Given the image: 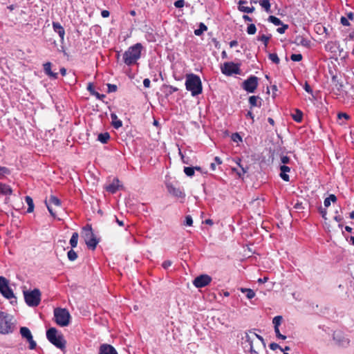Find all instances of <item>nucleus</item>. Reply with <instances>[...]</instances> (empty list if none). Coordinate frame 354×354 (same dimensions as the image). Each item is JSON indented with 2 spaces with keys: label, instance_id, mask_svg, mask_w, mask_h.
Masks as SVG:
<instances>
[{
  "label": "nucleus",
  "instance_id": "obj_1",
  "mask_svg": "<svg viewBox=\"0 0 354 354\" xmlns=\"http://www.w3.org/2000/svg\"><path fill=\"white\" fill-rule=\"evenodd\" d=\"M245 344V348H248V351L251 353L258 354L260 351L263 350L266 347L263 338L252 331L245 333V337L243 338Z\"/></svg>",
  "mask_w": 354,
  "mask_h": 354
},
{
  "label": "nucleus",
  "instance_id": "obj_2",
  "mask_svg": "<svg viewBox=\"0 0 354 354\" xmlns=\"http://www.w3.org/2000/svg\"><path fill=\"white\" fill-rule=\"evenodd\" d=\"M143 48L140 43H137L130 46L123 54V61L127 66H131L141 57V52Z\"/></svg>",
  "mask_w": 354,
  "mask_h": 354
},
{
  "label": "nucleus",
  "instance_id": "obj_3",
  "mask_svg": "<svg viewBox=\"0 0 354 354\" xmlns=\"http://www.w3.org/2000/svg\"><path fill=\"white\" fill-rule=\"evenodd\" d=\"M185 86L186 89L191 92L192 96L198 95L203 91L201 78L193 73L187 75Z\"/></svg>",
  "mask_w": 354,
  "mask_h": 354
},
{
  "label": "nucleus",
  "instance_id": "obj_4",
  "mask_svg": "<svg viewBox=\"0 0 354 354\" xmlns=\"http://www.w3.org/2000/svg\"><path fill=\"white\" fill-rule=\"evenodd\" d=\"M46 337L57 348L62 351L65 349L66 342L62 334H57V330L55 328H50L46 331Z\"/></svg>",
  "mask_w": 354,
  "mask_h": 354
},
{
  "label": "nucleus",
  "instance_id": "obj_5",
  "mask_svg": "<svg viewBox=\"0 0 354 354\" xmlns=\"http://www.w3.org/2000/svg\"><path fill=\"white\" fill-rule=\"evenodd\" d=\"M14 328L13 317L5 312L0 311V333L3 335L11 333Z\"/></svg>",
  "mask_w": 354,
  "mask_h": 354
},
{
  "label": "nucleus",
  "instance_id": "obj_6",
  "mask_svg": "<svg viewBox=\"0 0 354 354\" xmlns=\"http://www.w3.org/2000/svg\"><path fill=\"white\" fill-rule=\"evenodd\" d=\"M24 295L25 301L28 306L36 307L40 304L41 294L39 289L35 288L30 291H24Z\"/></svg>",
  "mask_w": 354,
  "mask_h": 354
},
{
  "label": "nucleus",
  "instance_id": "obj_7",
  "mask_svg": "<svg viewBox=\"0 0 354 354\" xmlns=\"http://www.w3.org/2000/svg\"><path fill=\"white\" fill-rule=\"evenodd\" d=\"M54 317L56 324L60 326H66L69 324L71 315L65 308H57L54 310Z\"/></svg>",
  "mask_w": 354,
  "mask_h": 354
},
{
  "label": "nucleus",
  "instance_id": "obj_8",
  "mask_svg": "<svg viewBox=\"0 0 354 354\" xmlns=\"http://www.w3.org/2000/svg\"><path fill=\"white\" fill-rule=\"evenodd\" d=\"M84 234L83 237L84 239L85 243L87 247L92 250H95L97 245L98 243V241L97 240L91 226H88V227H84Z\"/></svg>",
  "mask_w": 354,
  "mask_h": 354
},
{
  "label": "nucleus",
  "instance_id": "obj_9",
  "mask_svg": "<svg viewBox=\"0 0 354 354\" xmlns=\"http://www.w3.org/2000/svg\"><path fill=\"white\" fill-rule=\"evenodd\" d=\"M221 69L222 73L227 76L241 74L240 64L232 62H225Z\"/></svg>",
  "mask_w": 354,
  "mask_h": 354
},
{
  "label": "nucleus",
  "instance_id": "obj_10",
  "mask_svg": "<svg viewBox=\"0 0 354 354\" xmlns=\"http://www.w3.org/2000/svg\"><path fill=\"white\" fill-rule=\"evenodd\" d=\"M259 85V78L254 75L250 76L242 83V88L248 93H254Z\"/></svg>",
  "mask_w": 354,
  "mask_h": 354
},
{
  "label": "nucleus",
  "instance_id": "obj_11",
  "mask_svg": "<svg viewBox=\"0 0 354 354\" xmlns=\"http://www.w3.org/2000/svg\"><path fill=\"white\" fill-rule=\"evenodd\" d=\"M8 280L4 277H0V292L6 299L15 298L12 290L10 288Z\"/></svg>",
  "mask_w": 354,
  "mask_h": 354
},
{
  "label": "nucleus",
  "instance_id": "obj_12",
  "mask_svg": "<svg viewBox=\"0 0 354 354\" xmlns=\"http://www.w3.org/2000/svg\"><path fill=\"white\" fill-rule=\"evenodd\" d=\"M20 334L23 338L27 339L29 343V348L33 350L37 346L36 342L33 339L32 335L28 328L23 326L20 328Z\"/></svg>",
  "mask_w": 354,
  "mask_h": 354
},
{
  "label": "nucleus",
  "instance_id": "obj_13",
  "mask_svg": "<svg viewBox=\"0 0 354 354\" xmlns=\"http://www.w3.org/2000/svg\"><path fill=\"white\" fill-rule=\"evenodd\" d=\"M212 281V277L208 274H201L194 279L193 284L196 288H203L209 285Z\"/></svg>",
  "mask_w": 354,
  "mask_h": 354
},
{
  "label": "nucleus",
  "instance_id": "obj_14",
  "mask_svg": "<svg viewBox=\"0 0 354 354\" xmlns=\"http://www.w3.org/2000/svg\"><path fill=\"white\" fill-rule=\"evenodd\" d=\"M45 204L48 208V212H50V215L53 216V217H55V213L54 212L53 209V207H52V205H54L55 207H60L61 206V201L60 200L53 196V195H51L49 198V200L47 201L46 200L45 201Z\"/></svg>",
  "mask_w": 354,
  "mask_h": 354
},
{
  "label": "nucleus",
  "instance_id": "obj_15",
  "mask_svg": "<svg viewBox=\"0 0 354 354\" xmlns=\"http://www.w3.org/2000/svg\"><path fill=\"white\" fill-rule=\"evenodd\" d=\"M169 193L178 198H184L185 197V193L180 187H176L171 184L167 185Z\"/></svg>",
  "mask_w": 354,
  "mask_h": 354
},
{
  "label": "nucleus",
  "instance_id": "obj_16",
  "mask_svg": "<svg viewBox=\"0 0 354 354\" xmlns=\"http://www.w3.org/2000/svg\"><path fill=\"white\" fill-rule=\"evenodd\" d=\"M339 48V42L337 41H329L324 46L326 51L331 53L333 55H337Z\"/></svg>",
  "mask_w": 354,
  "mask_h": 354
},
{
  "label": "nucleus",
  "instance_id": "obj_17",
  "mask_svg": "<svg viewBox=\"0 0 354 354\" xmlns=\"http://www.w3.org/2000/svg\"><path fill=\"white\" fill-rule=\"evenodd\" d=\"M297 46H302L306 48H310L311 41L308 39L304 37L303 35H297L293 42Z\"/></svg>",
  "mask_w": 354,
  "mask_h": 354
},
{
  "label": "nucleus",
  "instance_id": "obj_18",
  "mask_svg": "<svg viewBox=\"0 0 354 354\" xmlns=\"http://www.w3.org/2000/svg\"><path fill=\"white\" fill-rule=\"evenodd\" d=\"M99 354H118V352L113 346L104 344L100 347Z\"/></svg>",
  "mask_w": 354,
  "mask_h": 354
},
{
  "label": "nucleus",
  "instance_id": "obj_19",
  "mask_svg": "<svg viewBox=\"0 0 354 354\" xmlns=\"http://www.w3.org/2000/svg\"><path fill=\"white\" fill-rule=\"evenodd\" d=\"M51 66L52 64L49 62H46L43 64L44 71V73L50 78L53 79H57L58 78V73H53L51 71Z\"/></svg>",
  "mask_w": 354,
  "mask_h": 354
},
{
  "label": "nucleus",
  "instance_id": "obj_20",
  "mask_svg": "<svg viewBox=\"0 0 354 354\" xmlns=\"http://www.w3.org/2000/svg\"><path fill=\"white\" fill-rule=\"evenodd\" d=\"M248 102L250 108L252 109L254 106L260 107L262 104V99L259 96L252 95L249 97Z\"/></svg>",
  "mask_w": 354,
  "mask_h": 354
},
{
  "label": "nucleus",
  "instance_id": "obj_21",
  "mask_svg": "<svg viewBox=\"0 0 354 354\" xmlns=\"http://www.w3.org/2000/svg\"><path fill=\"white\" fill-rule=\"evenodd\" d=\"M53 28L55 32H56L63 41L65 35V30L63 26L59 22H53Z\"/></svg>",
  "mask_w": 354,
  "mask_h": 354
},
{
  "label": "nucleus",
  "instance_id": "obj_22",
  "mask_svg": "<svg viewBox=\"0 0 354 354\" xmlns=\"http://www.w3.org/2000/svg\"><path fill=\"white\" fill-rule=\"evenodd\" d=\"M119 180L114 179L111 183L106 187V190L111 194L115 193L119 189Z\"/></svg>",
  "mask_w": 354,
  "mask_h": 354
},
{
  "label": "nucleus",
  "instance_id": "obj_23",
  "mask_svg": "<svg viewBox=\"0 0 354 354\" xmlns=\"http://www.w3.org/2000/svg\"><path fill=\"white\" fill-rule=\"evenodd\" d=\"M245 1H239L238 9L239 11L246 13H252L254 11V7L243 6V4L246 3Z\"/></svg>",
  "mask_w": 354,
  "mask_h": 354
},
{
  "label": "nucleus",
  "instance_id": "obj_24",
  "mask_svg": "<svg viewBox=\"0 0 354 354\" xmlns=\"http://www.w3.org/2000/svg\"><path fill=\"white\" fill-rule=\"evenodd\" d=\"M280 170H281V173H280L281 178L284 181L288 182L290 180V178H289V176L286 174V172L290 171V167L286 165H281L280 167Z\"/></svg>",
  "mask_w": 354,
  "mask_h": 354
},
{
  "label": "nucleus",
  "instance_id": "obj_25",
  "mask_svg": "<svg viewBox=\"0 0 354 354\" xmlns=\"http://www.w3.org/2000/svg\"><path fill=\"white\" fill-rule=\"evenodd\" d=\"M111 124L115 129H119L122 126V122L118 119L115 113H111Z\"/></svg>",
  "mask_w": 354,
  "mask_h": 354
},
{
  "label": "nucleus",
  "instance_id": "obj_26",
  "mask_svg": "<svg viewBox=\"0 0 354 354\" xmlns=\"http://www.w3.org/2000/svg\"><path fill=\"white\" fill-rule=\"evenodd\" d=\"M0 193L3 195H11L12 190L9 185L0 183Z\"/></svg>",
  "mask_w": 354,
  "mask_h": 354
},
{
  "label": "nucleus",
  "instance_id": "obj_27",
  "mask_svg": "<svg viewBox=\"0 0 354 354\" xmlns=\"http://www.w3.org/2000/svg\"><path fill=\"white\" fill-rule=\"evenodd\" d=\"M25 201L28 206L27 212L28 213L32 212L34 211V207H35L32 198L29 196H26L25 197Z\"/></svg>",
  "mask_w": 354,
  "mask_h": 354
},
{
  "label": "nucleus",
  "instance_id": "obj_28",
  "mask_svg": "<svg viewBox=\"0 0 354 354\" xmlns=\"http://www.w3.org/2000/svg\"><path fill=\"white\" fill-rule=\"evenodd\" d=\"M110 139V134L108 132L101 133L98 135L97 140L103 144H106Z\"/></svg>",
  "mask_w": 354,
  "mask_h": 354
},
{
  "label": "nucleus",
  "instance_id": "obj_29",
  "mask_svg": "<svg viewBox=\"0 0 354 354\" xmlns=\"http://www.w3.org/2000/svg\"><path fill=\"white\" fill-rule=\"evenodd\" d=\"M240 290L243 293H246V297L249 299H251L255 297L254 291L250 288H240Z\"/></svg>",
  "mask_w": 354,
  "mask_h": 354
},
{
  "label": "nucleus",
  "instance_id": "obj_30",
  "mask_svg": "<svg viewBox=\"0 0 354 354\" xmlns=\"http://www.w3.org/2000/svg\"><path fill=\"white\" fill-rule=\"evenodd\" d=\"M292 119L297 122H301L303 118V113L299 109L295 110V113L292 114Z\"/></svg>",
  "mask_w": 354,
  "mask_h": 354
},
{
  "label": "nucleus",
  "instance_id": "obj_31",
  "mask_svg": "<svg viewBox=\"0 0 354 354\" xmlns=\"http://www.w3.org/2000/svg\"><path fill=\"white\" fill-rule=\"evenodd\" d=\"M78 237H79V235H78L77 232L73 233L71 238L70 239V244H71L72 248L77 247V242H78Z\"/></svg>",
  "mask_w": 354,
  "mask_h": 354
},
{
  "label": "nucleus",
  "instance_id": "obj_32",
  "mask_svg": "<svg viewBox=\"0 0 354 354\" xmlns=\"http://www.w3.org/2000/svg\"><path fill=\"white\" fill-rule=\"evenodd\" d=\"M337 201V197L334 194H330L328 197L324 199V203L326 207H328L330 205V202L335 203Z\"/></svg>",
  "mask_w": 354,
  "mask_h": 354
},
{
  "label": "nucleus",
  "instance_id": "obj_33",
  "mask_svg": "<svg viewBox=\"0 0 354 354\" xmlns=\"http://www.w3.org/2000/svg\"><path fill=\"white\" fill-rule=\"evenodd\" d=\"M10 174V170L6 167L0 166V179L4 178L7 175Z\"/></svg>",
  "mask_w": 354,
  "mask_h": 354
},
{
  "label": "nucleus",
  "instance_id": "obj_34",
  "mask_svg": "<svg viewBox=\"0 0 354 354\" xmlns=\"http://www.w3.org/2000/svg\"><path fill=\"white\" fill-rule=\"evenodd\" d=\"M207 30V27L203 24L201 23L199 25V28L194 30V34L197 36L201 35L204 31Z\"/></svg>",
  "mask_w": 354,
  "mask_h": 354
},
{
  "label": "nucleus",
  "instance_id": "obj_35",
  "mask_svg": "<svg viewBox=\"0 0 354 354\" xmlns=\"http://www.w3.org/2000/svg\"><path fill=\"white\" fill-rule=\"evenodd\" d=\"M268 21L275 26H279L282 24V21L280 20V19L273 15H271L268 17Z\"/></svg>",
  "mask_w": 354,
  "mask_h": 354
},
{
  "label": "nucleus",
  "instance_id": "obj_36",
  "mask_svg": "<svg viewBox=\"0 0 354 354\" xmlns=\"http://www.w3.org/2000/svg\"><path fill=\"white\" fill-rule=\"evenodd\" d=\"M259 3L262 8H263L266 12H270V3L269 0H261Z\"/></svg>",
  "mask_w": 354,
  "mask_h": 354
},
{
  "label": "nucleus",
  "instance_id": "obj_37",
  "mask_svg": "<svg viewBox=\"0 0 354 354\" xmlns=\"http://www.w3.org/2000/svg\"><path fill=\"white\" fill-rule=\"evenodd\" d=\"M282 319H283V317L281 315L274 317L272 319L274 328H279L281 323Z\"/></svg>",
  "mask_w": 354,
  "mask_h": 354
},
{
  "label": "nucleus",
  "instance_id": "obj_38",
  "mask_svg": "<svg viewBox=\"0 0 354 354\" xmlns=\"http://www.w3.org/2000/svg\"><path fill=\"white\" fill-rule=\"evenodd\" d=\"M68 258L70 261H73L77 259V254L73 249L70 250L67 253Z\"/></svg>",
  "mask_w": 354,
  "mask_h": 354
},
{
  "label": "nucleus",
  "instance_id": "obj_39",
  "mask_svg": "<svg viewBox=\"0 0 354 354\" xmlns=\"http://www.w3.org/2000/svg\"><path fill=\"white\" fill-rule=\"evenodd\" d=\"M348 53L346 51H344L342 48L340 47V45L339 44L338 48V52L336 56H338L342 59H345L348 57Z\"/></svg>",
  "mask_w": 354,
  "mask_h": 354
},
{
  "label": "nucleus",
  "instance_id": "obj_40",
  "mask_svg": "<svg viewBox=\"0 0 354 354\" xmlns=\"http://www.w3.org/2000/svg\"><path fill=\"white\" fill-rule=\"evenodd\" d=\"M185 174L189 177H192L194 175V168L192 167H184Z\"/></svg>",
  "mask_w": 354,
  "mask_h": 354
},
{
  "label": "nucleus",
  "instance_id": "obj_41",
  "mask_svg": "<svg viewBox=\"0 0 354 354\" xmlns=\"http://www.w3.org/2000/svg\"><path fill=\"white\" fill-rule=\"evenodd\" d=\"M268 57L272 62L276 64H278L280 62V59L276 53H270Z\"/></svg>",
  "mask_w": 354,
  "mask_h": 354
},
{
  "label": "nucleus",
  "instance_id": "obj_42",
  "mask_svg": "<svg viewBox=\"0 0 354 354\" xmlns=\"http://www.w3.org/2000/svg\"><path fill=\"white\" fill-rule=\"evenodd\" d=\"M270 37H271L270 35L267 36L266 35H263L259 37L258 40L261 41L263 43V44L265 45V46H267Z\"/></svg>",
  "mask_w": 354,
  "mask_h": 354
},
{
  "label": "nucleus",
  "instance_id": "obj_43",
  "mask_svg": "<svg viewBox=\"0 0 354 354\" xmlns=\"http://www.w3.org/2000/svg\"><path fill=\"white\" fill-rule=\"evenodd\" d=\"M257 32V28L254 24H251L247 28V32L249 35H254Z\"/></svg>",
  "mask_w": 354,
  "mask_h": 354
},
{
  "label": "nucleus",
  "instance_id": "obj_44",
  "mask_svg": "<svg viewBox=\"0 0 354 354\" xmlns=\"http://www.w3.org/2000/svg\"><path fill=\"white\" fill-rule=\"evenodd\" d=\"M334 220L339 223V227L342 228L343 224L342 223V221H343V217L338 214L337 211H336V215L334 216Z\"/></svg>",
  "mask_w": 354,
  "mask_h": 354
},
{
  "label": "nucleus",
  "instance_id": "obj_45",
  "mask_svg": "<svg viewBox=\"0 0 354 354\" xmlns=\"http://www.w3.org/2000/svg\"><path fill=\"white\" fill-rule=\"evenodd\" d=\"M301 54H292L290 56V59L293 62H300L302 59Z\"/></svg>",
  "mask_w": 354,
  "mask_h": 354
},
{
  "label": "nucleus",
  "instance_id": "obj_46",
  "mask_svg": "<svg viewBox=\"0 0 354 354\" xmlns=\"http://www.w3.org/2000/svg\"><path fill=\"white\" fill-rule=\"evenodd\" d=\"M232 140L236 142L242 141V138L238 133H235L232 135Z\"/></svg>",
  "mask_w": 354,
  "mask_h": 354
},
{
  "label": "nucleus",
  "instance_id": "obj_47",
  "mask_svg": "<svg viewBox=\"0 0 354 354\" xmlns=\"http://www.w3.org/2000/svg\"><path fill=\"white\" fill-rule=\"evenodd\" d=\"M108 87V93L115 92L118 89V87L115 84H107Z\"/></svg>",
  "mask_w": 354,
  "mask_h": 354
},
{
  "label": "nucleus",
  "instance_id": "obj_48",
  "mask_svg": "<svg viewBox=\"0 0 354 354\" xmlns=\"http://www.w3.org/2000/svg\"><path fill=\"white\" fill-rule=\"evenodd\" d=\"M282 26L280 27V28H278L277 29V31L279 33V34H283L285 32V31L288 28V24H281Z\"/></svg>",
  "mask_w": 354,
  "mask_h": 354
},
{
  "label": "nucleus",
  "instance_id": "obj_49",
  "mask_svg": "<svg viewBox=\"0 0 354 354\" xmlns=\"http://www.w3.org/2000/svg\"><path fill=\"white\" fill-rule=\"evenodd\" d=\"M185 5V1L184 0H178L174 2V6L176 8H183Z\"/></svg>",
  "mask_w": 354,
  "mask_h": 354
},
{
  "label": "nucleus",
  "instance_id": "obj_50",
  "mask_svg": "<svg viewBox=\"0 0 354 354\" xmlns=\"http://www.w3.org/2000/svg\"><path fill=\"white\" fill-rule=\"evenodd\" d=\"M172 265V261L170 260H166L162 263V266L164 269L169 268Z\"/></svg>",
  "mask_w": 354,
  "mask_h": 354
},
{
  "label": "nucleus",
  "instance_id": "obj_51",
  "mask_svg": "<svg viewBox=\"0 0 354 354\" xmlns=\"http://www.w3.org/2000/svg\"><path fill=\"white\" fill-rule=\"evenodd\" d=\"M193 224V220L190 215H187L185 217V225L188 226H191Z\"/></svg>",
  "mask_w": 354,
  "mask_h": 354
},
{
  "label": "nucleus",
  "instance_id": "obj_52",
  "mask_svg": "<svg viewBox=\"0 0 354 354\" xmlns=\"http://www.w3.org/2000/svg\"><path fill=\"white\" fill-rule=\"evenodd\" d=\"M269 346H270V348L272 351H275L277 349L281 350V346L278 344L274 343V342L271 343Z\"/></svg>",
  "mask_w": 354,
  "mask_h": 354
},
{
  "label": "nucleus",
  "instance_id": "obj_53",
  "mask_svg": "<svg viewBox=\"0 0 354 354\" xmlns=\"http://www.w3.org/2000/svg\"><path fill=\"white\" fill-rule=\"evenodd\" d=\"M337 117L339 119L344 118L348 120L350 118V116L346 113H339Z\"/></svg>",
  "mask_w": 354,
  "mask_h": 354
},
{
  "label": "nucleus",
  "instance_id": "obj_54",
  "mask_svg": "<svg viewBox=\"0 0 354 354\" xmlns=\"http://www.w3.org/2000/svg\"><path fill=\"white\" fill-rule=\"evenodd\" d=\"M304 88L308 93H310V94L313 93V90H312L310 86L307 82L305 83Z\"/></svg>",
  "mask_w": 354,
  "mask_h": 354
},
{
  "label": "nucleus",
  "instance_id": "obj_55",
  "mask_svg": "<svg viewBox=\"0 0 354 354\" xmlns=\"http://www.w3.org/2000/svg\"><path fill=\"white\" fill-rule=\"evenodd\" d=\"M341 23L343 26H349V22H348V20L347 18H346L345 17H341Z\"/></svg>",
  "mask_w": 354,
  "mask_h": 354
},
{
  "label": "nucleus",
  "instance_id": "obj_56",
  "mask_svg": "<svg viewBox=\"0 0 354 354\" xmlns=\"http://www.w3.org/2000/svg\"><path fill=\"white\" fill-rule=\"evenodd\" d=\"M143 85L145 88H149L150 87V85H151V81L148 78H145L144 80H143Z\"/></svg>",
  "mask_w": 354,
  "mask_h": 354
},
{
  "label": "nucleus",
  "instance_id": "obj_57",
  "mask_svg": "<svg viewBox=\"0 0 354 354\" xmlns=\"http://www.w3.org/2000/svg\"><path fill=\"white\" fill-rule=\"evenodd\" d=\"M281 161L283 164H288L290 162V158L286 156H283L281 158Z\"/></svg>",
  "mask_w": 354,
  "mask_h": 354
},
{
  "label": "nucleus",
  "instance_id": "obj_58",
  "mask_svg": "<svg viewBox=\"0 0 354 354\" xmlns=\"http://www.w3.org/2000/svg\"><path fill=\"white\" fill-rule=\"evenodd\" d=\"M319 213L322 214V216L324 218V219H326V214H327V211L326 209H324L322 207H320L319 208Z\"/></svg>",
  "mask_w": 354,
  "mask_h": 354
},
{
  "label": "nucleus",
  "instance_id": "obj_59",
  "mask_svg": "<svg viewBox=\"0 0 354 354\" xmlns=\"http://www.w3.org/2000/svg\"><path fill=\"white\" fill-rule=\"evenodd\" d=\"M101 15L103 18H106L109 17L110 12L109 10H104L101 12Z\"/></svg>",
  "mask_w": 354,
  "mask_h": 354
},
{
  "label": "nucleus",
  "instance_id": "obj_60",
  "mask_svg": "<svg viewBox=\"0 0 354 354\" xmlns=\"http://www.w3.org/2000/svg\"><path fill=\"white\" fill-rule=\"evenodd\" d=\"M247 118H250L252 120V123L254 122V115L251 111H249L246 114Z\"/></svg>",
  "mask_w": 354,
  "mask_h": 354
},
{
  "label": "nucleus",
  "instance_id": "obj_61",
  "mask_svg": "<svg viewBox=\"0 0 354 354\" xmlns=\"http://www.w3.org/2000/svg\"><path fill=\"white\" fill-rule=\"evenodd\" d=\"M238 45V41L236 40H232L230 42V46L231 48L236 46Z\"/></svg>",
  "mask_w": 354,
  "mask_h": 354
},
{
  "label": "nucleus",
  "instance_id": "obj_62",
  "mask_svg": "<svg viewBox=\"0 0 354 354\" xmlns=\"http://www.w3.org/2000/svg\"><path fill=\"white\" fill-rule=\"evenodd\" d=\"M169 93L171 94L174 92H176L178 91V88L174 86H169Z\"/></svg>",
  "mask_w": 354,
  "mask_h": 354
},
{
  "label": "nucleus",
  "instance_id": "obj_63",
  "mask_svg": "<svg viewBox=\"0 0 354 354\" xmlns=\"http://www.w3.org/2000/svg\"><path fill=\"white\" fill-rule=\"evenodd\" d=\"M114 218L115 219V221L118 223V224L120 225V226H124V222L123 221H120L117 216H114Z\"/></svg>",
  "mask_w": 354,
  "mask_h": 354
},
{
  "label": "nucleus",
  "instance_id": "obj_64",
  "mask_svg": "<svg viewBox=\"0 0 354 354\" xmlns=\"http://www.w3.org/2000/svg\"><path fill=\"white\" fill-rule=\"evenodd\" d=\"M243 19H244L245 21H252V19L250 17H249L248 15H243Z\"/></svg>",
  "mask_w": 354,
  "mask_h": 354
}]
</instances>
